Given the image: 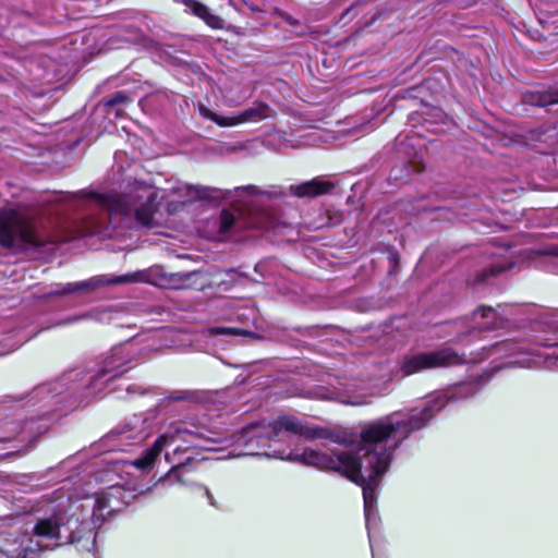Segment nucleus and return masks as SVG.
<instances>
[{"label":"nucleus","mask_w":558,"mask_h":558,"mask_svg":"<svg viewBox=\"0 0 558 558\" xmlns=\"http://www.w3.org/2000/svg\"><path fill=\"white\" fill-rule=\"evenodd\" d=\"M483 387L482 380L458 383L421 407L393 412L367 423L359 434L335 433L302 424L292 415L245 426V456L288 459L319 470L335 471L363 490L365 524L373 548L371 529L377 524V492L389 470L396 449L451 402L468 400Z\"/></svg>","instance_id":"1"},{"label":"nucleus","mask_w":558,"mask_h":558,"mask_svg":"<svg viewBox=\"0 0 558 558\" xmlns=\"http://www.w3.org/2000/svg\"><path fill=\"white\" fill-rule=\"evenodd\" d=\"M136 360L133 343H121L111 348L93 367L65 372L57 380L41 384L21 397L24 415L0 427V444L11 445L0 458L26 452L32 442L48 430L57 412H66L106 391Z\"/></svg>","instance_id":"2"},{"label":"nucleus","mask_w":558,"mask_h":558,"mask_svg":"<svg viewBox=\"0 0 558 558\" xmlns=\"http://www.w3.org/2000/svg\"><path fill=\"white\" fill-rule=\"evenodd\" d=\"M122 493L121 486L112 485L93 495L85 489L72 495L63 486L34 500L28 509L35 515L32 533L7 538L0 558H35L41 550L66 544L94 550L95 529L122 509Z\"/></svg>","instance_id":"3"},{"label":"nucleus","mask_w":558,"mask_h":558,"mask_svg":"<svg viewBox=\"0 0 558 558\" xmlns=\"http://www.w3.org/2000/svg\"><path fill=\"white\" fill-rule=\"evenodd\" d=\"M56 199L62 210L73 211L76 218L68 239L106 233L111 226L153 227L158 205V190L145 182L129 183L121 193H93L87 190L59 193ZM110 233H108L109 235Z\"/></svg>","instance_id":"4"},{"label":"nucleus","mask_w":558,"mask_h":558,"mask_svg":"<svg viewBox=\"0 0 558 558\" xmlns=\"http://www.w3.org/2000/svg\"><path fill=\"white\" fill-rule=\"evenodd\" d=\"M287 196L281 185L265 187L248 184L233 190L211 187V203L227 201L222 208L211 242L221 243H253L266 232H277L289 226L278 217L264 201L280 199Z\"/></svg>","instance_id":"5"},{"label":"nucleus","mask_w":558,"mask_h":558,"mask_svg":"<svg viewBox=\"0 0 558 558\" xmlns=\"http://www.w3.org/2000/svg\"><path fill=\"white\" fill-rule=\"evenodd\" d=\"M208 432L206 425L197 426L193 422H175L141 457L128 463L146 472L153 468L157 457L165 452L166 461L171 464L166 480L183 482L181 478L183 470L196 469L195 464L207 460L206 456L198 457V453L194 454L193 450L196 448L208 449L209 439L206 437Z\"/></svg>","instance_id":"6"},{"label":"nucleus","mask_w":558,"mask_h":558,"mask_svg":"<svg viewBox=\"0 0 558 558\" xmlns=\"http://www.w3.org/2000/svg\"><path fill=\"white\" fill-rule=\"evenodd\" d=\"M538 347L550 349L558 347V327L548 336L536 337L532 344L527 340L504 339L495 342L487 350L488 356L515 357L510 365L527 368H556L558 367V353L541 351Z\"/></svg>","instance_id":"7"},{"label":"nucleus","mask_w":558,"mask_h":558,"mask_svg":"<svg viewBox=\"0 0 558 558\" xmlns=\"http://www.w3.org/2000/svg\"><path fill=\"white\" fill-rule=\"evenodd\" d=\"M134 282H145L161 286L162 279L158 269L137 270L124 275L104 274L89 277L82 281L57 283L48 293V296L89 295L109 286H121Z\"/></svg>","instance_id":"8"},{"label":"nucleus","mask_w":558,"mask_h":558,"mask_svg":"<svg viewBox=\"0 0 558 558\" xmlns=\"http://www.w3.org/2000/svg\"><path fill=\"white\" fill-rule=\"evenodd\" d=\"M154 417L150 414H135L106 434L93 445V451L98 454L114 451H129L140 446L154 432Z\"/></svg>","instance_id":"9"},{"label":"nucleus","mask_w":558,"mask_h":558,"mask_svg":"<svg viewBox=\"0 0 558 558\" xmlns=\"http://www.w3.org/2000/svg\"><path fill=\"white\" fill-rule=\"evenodd\" d=\"M34 220L21 210H0V244L4 247L23 251L45 244Z\"/></svg>","instance_id":"10"},{"label":"nucleus","mask_w":558,"mask_h":558,"mask_svg":"<svg viewBox=\"0 0 558 558\" xmlns=\"http://www.w3.org/2000/svg\"><path fill=\"white\" fill-rule=\"evenodd\" d=\"M464 362V355L444 347L432 351L411 349L400 357L398 365L403 376H411L429 369L461 365Z\"/></svg>","instance_id":"11"},{"label":"nucleus","mask_w":558,"mask_h":558,"mask_svg":"<svg viewBox=\"0 0 558 558\" xmlns=\"http://www.w3.org/2000/svg\"><path fill=\"white\" fill-rule=\"evenodd\" d=\"M523 312L524 307L520 305L499 304L497 308L480 306L474 311L471 322L466 326V332H462L458 337L461 340L462 337L472 336L475 331H490L517 325L520 322L518 316Z\"/></svg>","instance_id":"12"},{"label":"nucleus","mask_w":558,"mask_h":558,"mask_svg":"<svg viewBox=\"0 0 558 558\" xmlns=\"http://www.w3.org/2000/svg\"><path fill=\"white\" fill-rule=\"evenodd\" d=\"M303 397L337 401L350 405L366 404V396L362 392L361 385L355 380L329 377L327 386L310 388Z\"/></svg>","instance_id":"13"},{"label":"nucleus","mask_w":558,"mask_h":558,"mask_svg":"<svg viewBox=\"0 0 558 558\" xmlns=\"http://www.w3.org/2000/svg\"><path fill=\"white\" fill-rule=\"evenodd\" d=\"M83 454L76 453L63 460L57 468L50 469L48 472H62L69 473L64 478L73 482L74 485H92L93 482H102L109 475V471L99 472L97 469L105 464H110L113 460L107 458L94 459L92 461L82 463Z\"/></svg>","instance_id":"14"},{"label":"nucleus","mask_w":558,"mask_h":558,"mask_svg":"<svg viewBox=\"0 0 558 558\" xmlns=\"http://www.w3.org/2000/svg\"><path fill=\"white\" fill-rule=\"evenodd\" d=\"M171 345L182 350H194L205 352L208 345V328L202 326L201 328H189L182 330H166L159 332ZM158 333H154L156 338Z\"/></svg>","instance_id":"15"},{"label":"nucleus","mask_w":558,"mask_h":558,"mask_svg":"<svg viewBox=\"0 0 558 558\" xmlns=\"http://www.w3.org/2000/svg\"><path fill=\"white\" fill-rule=\"evenodd\" d=\"M275 110L264 101L256 100L248 108L233 116H220L211 111V122L219 126L259 122L275 117Z\"/></svg>","instance_id":"16"},{"label":"nucleus","mask_w":558,"mask_h":558,"mask_svg":"<svg viewBox=\"0 0 558 558\" xmlns=\"http://www.w3.org/2000/svg\"><path fill=\"white\" fill-rule=\"evenodd\" d=\"M518 255L520 262H526L535 268L558 275V244L524 248L518 252Z\"/></svg>","instance_id":"17"},{"label":"nucleus","mask_w":558,"mask_h":558,"mask_svg":"<svg viewBox=\"0 0 558 558\" xmlns=\"http://www.w3.org/2000/svg\"><path fill=\"white\" fill-rule=\"evenodd\" d=\"M208 190L197 187L185 183H179L171 189V199L167 202V211L174 215L196 201L207 197Z\"/></svg>","instance_id":"18"},{"label":"nucleus","mask_w":558,"mask_h":558,"mask_svg":"<svg viewBox=\"0 0 558 558\" xmlns=\"http://www.w3.org/2000/svg\"><path fill=\"white\" fill-rule=\"evenodd\" d=\"M504 253L505 254L492 253L494 259L487 267L477 271L475 277L476 284L486 283L490 277L511 270L518 264V262L514 260V253L511 252L510 248L504 250Z\"/></svg>","instance_id":"19"},{"label":"nucleus","mask_w":558,"mask_h":558,"mask_svg":"<svg viewBox=\"0 0 558 558\" xmlns=\"http://www.w3.org/2000/svg\"><path fill=\"white\" fill-rule=\"evenodd\" d=\"M522 99L524 104L538 108L558 105V83L527 90Z\"/></svg>","instance_id":"20"},{"label":"nucleus","mask_w":558,"mask_h":558,"mask_svg":"<svg viewBox=\"0 0 558 558\" xmlns=\"http://www.w3.org/2000/svg\"><path fill=\"white\" fill-rule=\"evenodd\" d=\"M333 185L325 180L315 178L300 184H292L289 186L291 195L296 197H316L329 193Z\"/></svg>","instance_id":"21"},{"label":"nucleus","mask_w":558,"mask_h":558,"mask_svg":"<svg viewBox=\"0 0 558 558\" xmlns=\"http://www.w3.org/2000/svg\"><path fill=\"white\" fill-rule=\"evenodd\" d=\"M112 308L109 306H98L88 312L80 315L69 316L66 319L60 323V325H70L83 320H96L100 323H107L112 319Z\"/></svg>","instance_id":"22"},{"label":"nucleus","mask_w":558,"mask_h":558,"mask_svg":"<svg viewBox=\"0 0 558 558\" xmlns=\"http://www.w3.org/2000/svg\"><path fill=\"white\" fill-rule=\"evenodd\" d=\"M29 339V336L22 335L20 330H10L8 332L0 330V356L15 351Z\"/></svg>","instance_id":"23"},{"label":"nucleus","mask_w":558,"mask_h":558,"mask_svg":"<svg viewBox=\"0 0 558 558\" xmlns=\"http://www.w3.org/2000/svg\"><path fill=\"white\" fill-rule=\"evenodd\" d=\"M174 401H189L195 404H204L209 401V393L206 390H186L173 392L170 397Z\"/></svg>","instance_id":"24"},{"label":"nucleus","mask_w":558,"mask_h":558,"mask_svg":"<svg viewBox=\"0 0 558 558\" xmlns=\"http://www.w3.org/2000/svg\"><path fill=\"white\" fill-rule=\"evenodd\" d=\"M219 89H220L221 94L223 95V97L227 99V101L233 102V104L241 102L252 96V90H248V89L238 90L234 87L228 88V87H220V86H219Z\"/></svg>","instance_id":"25"},{"label":"nucleus","mask_w":558,"mask_h":558,"mask_svg":"<svg viewBox=\"0 0 558 558\" xmlns=\"http://www.w3.org/2000/svg\"><path fill=\"white\" fill-rule=\"evenodd\" d=\"M120 32L123 33V35H120V34L117 35L118 40L110 43V47L120 48L121 44H123V43H125V44L136 43L141 38L140 31L134 27L121 29Z\"/></svg>","instance_id":"26"},{"label":"nucleus","mask_w":558,"mask_h":558,"mask_svg":"<svg viewBox=\"0 0 558 558\" xmlns=\"http://www.w3.org/2000/svg\"><path fill=\"white\" fill-rule=\"evenodd\" d=\"M185 7L187 10H190L193 14L199 16L202 20L206 22V24H209V11L207 7L194 1V0H186Z\"/></svg>","instance_id":"27"},{"label":"nucleus","mask_w":558,"mask_h":558,"mask_svg":"<svg viewBox=\"0 0 558 558\" xmlns=\"http://www.w3.org/2000/svg\"><path fill=\"white\" fill-rule=\"evenodd\" d=\"M211 339L217 338L219 336H226V337H238L243 336L246 333L245 330L239 329V328H232V327H211Z\"/></svg>","instance_id":"28"},{"label":"nucleus","mask_w":558,"mask_h":558,"mask_svg":"<svg viewBox=\"0 0 558 558\" xmlns=\"http://www.w3.org/2000/svg\"><path fill=\"white\" fill-rule=\"evenodd\" d=\"M235 149H236V145H234V144H223V143H220L217 141H215V142L211 141V147H210L211 155L213 154L225 155V154L233 153Z\"/></svg>","instance_id":"29"},{"label":"nucleus","mask_w":558,"mask_h":558,"mask_svg":"<svg viewBox=\"0 0 558 558\" xmlns=\"http://www.w3.org/2000/svg\"><path fill=\"white\" fill-rule=\"evenodd\" d=\"M40 480L37 475H27V474H22L17 477V485H21L24 487V492L25 493H28V492H33L34 490V487L36 485L33 484L34 481H38Z\"/></svg>","instance_id":"30"},{"label":"nucleus","mask_w":558,"mask_h":558,"mask_svg":"<svg viewBox=\"0 0 558 558\" xmlns=\"http://www.w3.org/2000/svg\"><path fill=\"white\" fill-rule=\"evenodd\" d=\"M132 99L125 95L123 92H118L116 94H113L108 100H107V105L108 106H117V105H125V104H129L131 102Z\"/></svg>","instance_id":"31"},{"label":"nucleus","mask_w":558,"mask_h":558,"mask_svg":"<svg viewBox=\"0 0 558 558\" xmlns=\"http://www.w3.org/2000/svg\"><path fill=\"white\" fill-rule=\"evenodd\" d=\"M389 262H390V264H391L390 272H392V269H393L395 267H397L398 262H399V255H398V253H397V252H392V253H390V254H389Z\"/></svg>","instance_id":"32"},{"label":"nucleus","mask_w":558,"mask_h":558,"mask_svg":"<svg viewBox=\"0 0 558 558\" xmlns=\"http://www.w3.org/2000/svg\"><path fill=\"white\" fill-rule=\"evenodd\" d=\"M210 23H211V28H221L222 27L221 20L214 14H211Z\"/></svg>","instance_id":"33"},{"label":"nucleus","mask_w":558,"mask_h":558,"mask_svg":"<svg viewBox=\"0 0 558 558\" xmlns=\"http://www.w3.org/2000/svg\"><path fill=\"white\" fill-rule=\"evenodd\" d=\"M356 9V5H352L350 8H348L347 10H344L340 16V21H343L345 23V17Z\"/></svg>","instance_id":"34"},{"label":"nucleus","mask_w":558,"mask_h":558,"mask_svg":"<svg viewBox=\"0 0 558 558\" xmlns=\"http://www.w3.org/2000/svg\"><path fill=\"white\" fill-rule=\"evenodd\" d=\"M199 112L203 117L209 118V110L205 106H199Z\"/></svg>","instance_id":"35"},{"label":"nucleus","mask_w":558,"mask_h":558,"mask_svg":"<svg viewBox=\"0 0 558 558\" xmlns=\"http://www.w3.org/2000/svg\"><path fill=\"white\" fill-rule=\"evenodd\" d=\"M197 275H198V271H191V272H185L181 276L184 277L185 279H189V278L197 276Z\"/></svg>","instance_id":"36"},{"label":"nucleus","mask_w":558,"mask_h":558,"mask_svg":"<svg viewBox=\"0 0 558 558\" xmlns=\"http://www.w3.org/2000/svg\"><path fill=\"white\" fill-rule=\"evenodd\" d=\"M247 7L251 11L253 12H262V9L257 8V7H254L253 4H248L247 3Z\"/></svg>","instance_id":"37"},{"label":"nucleus","mask_w":558,"mask_h":558,"mask_svg":"<svg viewBox=\"0 0 558 558\" xmlns=\"http://www.w3.org/2000/svg\"><path fill=\"white\" fill-rule=\"evenodd\" d=\"M199 488L204 492V495H205V496H207V497L209 496V490H208V488H207V487L202 486V487H199Z\"/></svg>","instance_id":"38"},{"label":"nucleus","mask_w":558,"mask_h":558,"mask_svg":"<svg viewBox=\"0 0 558 558\" xmlns=\"http://www.w3.org/2000/svg\"><path fill=\"white\" fill-rule=\"evenodd\" d=\"M211 277L217 278V277H218V274H213V272H211Z\"/></svg>","instance_id":"39"},{"label":"nucleus","mask_w":558,"mask_h":558,"mask_svg":"<svg viewBox=\"0 0 558 558\" xmlns=\"http://www.w3.org/2000/svg\"><path fill=\"white\" fill-rule=\"evenodd\" d=\"M417 211L423 209V207H414Z\"/></svg>","instance_id":"40"},{"label":"nucleus","mask_w":558,"mask_h":558,"mask_svg":"<svg viewBox=\"0 0 558 558\" xmlns=\"http://www.w3.org/2000/svg\"><path fill=\"white\" fill-rule=\"evenodd\" d=\"M373 558H375V554L373 553Z\"/></svg>","instance_id":"41"}]
</instances>
